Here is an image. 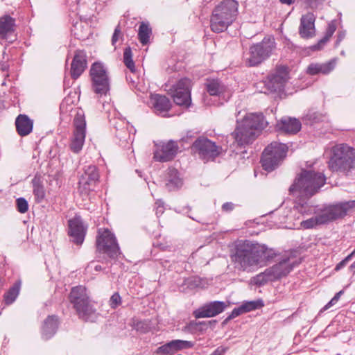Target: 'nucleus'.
<instances>
[{
  "label": "nucleus",
  "instance_id": "obj_64",
  "mask_svg": "<svg viewBox=\"0 0 355 355\" xmlns=\"http://www.w3.org/2000/svg\"><path fill=\"white\" fill-rule=\"evenodd\" d=\"M259 92H261V93H266V92L263 91L262 89L259 90Z\"/></svg>",
  "mask_w": 355,
  "mask_h": 355
},
{
  "label": "nucleus",
  "instance_id": "obj_58",
  "mask_svg": "<svg viewBox=\"0 0 355 355\" xmlns=\"http://www.w3.org/2000/svg\"><path fill=\"white\" fill-rule=\"evenodd\" d=\"M342 293H343L342 291H340V292L337 293L335 295V296L331 299V300H332V301H333L334 302L336 303V302L338 301V300H339V298H340V295L342 294Z\"/></svg>",
  "mask_w": 355,
  "mask_h": 355
},
{
  "label": "nucleus",
  "instance_id": "obj_40",
  "mask_svg": "<svg viewBox=\"0 0 355 355\" xmlns=\"http://www.w3.org/2000/svg\"><path fill=\"white\" fill-rule=\"evenodd\" d=\"M266 283V273L263 272L254 276L250 279V284L261 286Z\"/></svg>",
  "mask_w": 355,
  "mask_h": 355
},
{
  "label": "nucleus",
  "instance_id": "obj_26",
  "mask_svg": "<svg viewBox=\"0 0 355 355\" xmlns=\"http://www.w3.org/2000/svg\"><path fill=\"white\" fill-rule=\"evenodd\" d=\"M279 129L289 134L298 132L302 127L300 121L295 118L285 117L277 124Z\"/></svg>",
  "mask_w": 355,
  "mask_h": 355
},
{
  "label": "nucleus",
  "instance_id": "obj_30",
  "mask_svg": "<svg viewBox=\"0 0 355 355\" xmlns=\"http://www.w3.org/2000/svg\"><path fill=\"white\" fill-rule=\"evenodd\" d=\"M206 89L211 96L224 95L227 91V87L218 79L207 80Z\"/></svg>",
  "mask_w": 355,
  "mask_h": 355
},
{
  "label": "nucleus",
  "instance_id": "obj_31",
  "mask_svg": "<svg viewBox=\"0 0 355 355\" xmlns=\"http://www.w3.org/2000/svg\"><path fill=\"white\" fill-rule=\"evenodd\" d=\"M336 30V25L335 21H331L329 24L324 37L321 39L317 44H315L311 47L313 51L320 50L324 45L329 41L330 37L334 33Z\"/></svg>",
  "mask_w": 355,
  "mask_h": 355
},
{
  "label": "nucleus",
  "instance_id": "obj_22",
  "mask_svg": "<svg viewBox=\"0 0 355 355\" xmlns=\"http://www.w3.org/2000/svg\"><path fill=\"white\" fill-rule=\"evenodd\" d=\"M264 40L265 38H263L261 43L254 44L250 47V55L246 58V63L248 66H256L264 60L266 55Z\"/></svg>",
  "mask_w": 355,
  "mask_h": 355
},
{
  "label": "nucleus",
  "instance_id": "obj_7",
  "mask_svg": "<svg viewBox=\"0 0 355 355\" xmlns=\"http://www.w3.org/2000/svg\"><path fill=\"white\" fill-rule=\"evenodd\" d=\"M69 300L80 318L86 321L94 318L96 310L91 303L85 286H78L72 288Z\"/></svg>",
  "mask_w": 355,
  "mask_h": 355
},
{
  "label": "nucleus",
  "instance_id": "obj_44",
  "mask_svg": "<svg viewBox=\"0 0 355 355\" xmlns=\"http://www.w3.org/2000/svg\"><path fill=\"white\" fill-rule=\"evenodd\" d=\"M121 35V31L119 25H118L114 32L112 37V44L115 45L116 42L119 40V37Z\"/></svg>",
  "mask_w": 355,
  "mask_h": 355
},
{
  "label": "nucleus",
  "instance_id": "obj_17",
  "mask_svg": "<svg viewBox=\"0 0 355 355\" xmlns=\"http://www.w3.org/2000/svg\"><path fill=\"white\" fill-rule=\"evenodd\" d=\"M227 307V304L224 302L214 301L194 311L193 315L196 318L214 317L223 312Z\"/></svg>",
  "mask_w": 355,
  "mask_h": 355
},
{
  "label": "nucleus",
  "instance_id": "obj_48",
  "mask_svg": "<svg viewBox=\"0 0 355 355\" xmlns=\"http://www.w3.org/2000/svg\"><path fill=\"white\" fill-rule=\"evenodd\" d=\"M164 212V206L162 201H158L156 202V214H162Z\"/></svg>",
  "mask_w": 355,
  "mask_h": 355
},
{
  "label": "nucleus",
  "instance_id": "obj_46",
  "mask_svg": "<svg viewBox=\"0 0 355 355\" xmlns=\"http://www.w3.org/2000/svg\"><path fill=\"white\" fill-rule=\"evenodd\" d=\"M227 347L220 346L217 347L211 354H210V355H223L227 351Z\"/></svg>",
  "mask_w": 355,
  "mask_h": 355
},
{
  "label": "nucleus",
  "instance_id": "obj_20",
  "mask_svg": "<svg viewBox=\"0 0 355 355\" xmlns=\"http://www.w3.org/2000/svg\"><path fill=\"white\" fill-rule=\"evenodd\" d=\"M315 17L311 12L302 15L299 26V34L304 39L311 38L315 35Z\"/></svg>",
  "mask_w": 355,
  "mask_h": 355
},
{
  "label": "nucleus",
  "instance_id": "obj_24",
  "mask_svg": "<svg viewBox=\"0 0 355 355\" xmlns=\"http://www.w3.org/2000/svg\"><path fill=\"white\" fill-rule=\"evenodd\" d=\"M15 125L17 133L20 136L24 137L32 132L33 122L27 115L19 114L16 118Z\"/></svg>",
  "mask_w": 355,
  "mask_h": 355
},
{
  "label": "nucleus",
  "instance_id": "obj_38",
  "mask_svg": "<svg viewBox=\"0 0 355 355\" xmlns=\"http://www.w3.org/2000/svg\"><path fill=\"white\" fill-rule=\"evenodd\" d=\"M123 62L125 65L132 71H135V63L132 60V50L130 47L124 49L123 52Z\"/></svg>",
  "mask_w": 355,
  "mask_h": 355
},
{
  "label": "nucleus",
  "instance_id": "obj_19",
  "mask_svg": "<svg viewBox=\"0 0 355 355\" xmlns=\"http://www.w3.org/2000/svg\"><path fill=\"white\" fill-rule=\"evenodd\" d=\"M193 346L191 341L182 340H173L156 349L154 354L156 355H172L177 352L189 349Z\"/></svg>",
  "mask_w": 355,
  "mask_h": 355
},
{
  "label": "nucleus",
  "instance_id": "obj_50",
  "mask_svg": "<svg viewBox=\"0 0 355 355\" xmlns=\"http://www.w3.org/2000/svg\"><path fill=\"white\" fill-rule=\"evenodd\" d=\"M94 268V270L96 271H100L102 270V267L101 265L99 264H96L94 261L91 262L88 266H87V269L88 270H90L92 268Z\"/></svg>",
  "mask_w": 355,
  "mask_h": 355
},
{
  "label": "nucleus",
  "instance_id": "obj_3",
  "mask_svg": "<svg viewBox=\"0 0 355 355\" xmlns=\"http://www.w3.org/2000/svg\"><path fill=\"white\" fill-rule=\"evenodd\" d=\"M263 119L262 113H249L241 121L236 120V127L232 136L238 146H245L256 139L263 128Z\"/></svg>",
  "mask_w": 355,
  "mask_h": 355
},
{
  "label": "nucleus",
  "instance_id": "obj_4",
  "mask_svg": "<svg viewBox=\"0 0 355 355\" xmlns=\"http://www.w3.org/2000/svg\"><path fill=\"white\" fill-rule=\"evenodd\" d=\"M326 183V178L321 172L302 170L289 188L293 196L311 197L318 193Z\"/></svg>",
  "mask_w": 355,
  "mask_h": 355
},
{
  "label": "nucleus",
  "instance_id": "obj_59",
  "mask_svg": "<svg viewBox=\"0 0 355 355\" xmlns=\"http://www.w3.org/2000/svg\"><path fill=\"white\" fill-rule=\"evenodd\" d=\"M354 254H355V250L345 259V261L348 262Z\"/></svg>",
  "mask_w": 355,
  "mask_h": 355
},
{
  "label": "nucleus",
  "instance_id": "obj_13",
  "mask_svg": "<svg viewBox=\"0 0 355 355\" xmlns=\"http://www.w3.org/2000/svg\"><path fill=\"white\" fill-rule=\"evenodd\" d=\"M99 177V173L96 166H85L83 168V173L79 177V191L83 194L89 193L98 182Z\"/></svg>",
  "mask_w": 355,
  "mask_h": 355
},
{
  "label": "nucleus",
  "instance_id": "obj_43",
  "mask_svg": "<svg viewBox=\"0 0 355 355\" xmlns=\"http://www.w3.org/2000/svg\"><path fill=\"white\" fill-rule=\"evenodd\" d=\"M17 210L20 213H25L28 209V201H17Z\"/></svg>",
  "mask_w": 355,
  "mask_h": 355
},
{
  "label": "nucleus",
  "instance_id": "obj_35",
  "mask_svg": "<svg viewBox=\"0 0 355 355\" xmlns=\"http://www.w3.org/2000/svg\"><path fill=\"white\" fill-rule=\"evenodd\" d=\"M33 193L37 199H42L44 197L43 178L41 175H35L32 180Z\"/></svg>",
  "mask_w": 355,
  "mask_h": 355
},
{
  "label": "nucleus",
  "instance_id": "obj_10",
  "mask_svg": "<svg viewBox=\"0 0 355 355\" xmlns=\"http://www.w3.org/2000/svg\"><path fill=\"white\" fill-rule=\"evenodd\" d=\"M97 250L106 254L111 259H116L121 254L114 235L108 229H99L96 239Z\"/></svg>",
  "mask_w": 355,
  "mask_h": 355
},
{
  "label": "nucleus",
  "instance_id": "obj_57",
  "mask_svg": "<svg viewBox=\"0 0 355 355\" xmlns=\"http://www.w3.org/2000/svg\"><path fill=\"white\" fill-rule=\"evenodd\" d=\"M175 211L180 213L187 214L188 212V207L187 206H184L182 209H175Z\"/></svg>",
  "mask_w": 355,
  "mask_h": 355
},
{
  "label": "nucleus",
  "instance_id": "obj_16",
  "mask_svg": "<svg viewBox=\"0 0 355 355\" xmlns=\"http://www.w3.org/2000/svg\"><path fill=\"white\" fill-rule=\"evenodd\" d=\"M178 150V144L175 141L171 140L167 143L157 145V148L154 152L153 158L157 162H168L175 157Z\"/></svg>",
  "mask_w": 355,
  "mask_h": 355
},
{
  "label": "nucleus",
  "instance_id": "obj_36",
  "mask_svg": "<svg viewBox=\"0 0 355 355\" xmlns=\"http://www.w3.org/2000/svg\"><path fill=\"white\" fill-rule=\"evenodd\" d=\"M19 284H15L4 294V300L7 304H10L15 300L19 295Z\"/></svg>",
  "mask_w": 355,
  "mask_h": 355
},
{
  "label": "nucleus",
  "instance_id": "obj_51",
  "mask_svg": "<svg viewBox=\"0 0 355 355\" xmlns=\"http://www.w3.org/2000/svg\"><path fill=\"white\" fill-rule=\"evenodd\" d=\"M275 43L274 38L272 37H268V49H272L275 48Z\"/></svg>",
  "mask_w": 355,
  "mask_h": 355
},
{
  "label": "nucleus",
  "instance_id": "obj_62",
  "mask_svg": "<svg viewBox=\"0 0 355 355\" xmlns=\"http://www.w3.org/2000/svg\"><path fill=\"white\" fill-rule=\"evenodd\" d=\"M350 269L354 272H355V261L350 266Z\"/></svg>",
  "mask_w": 355,
  "mask_h": 355
},
{
  "label": "nucleus",
  "instance_id": "obj_34",
  "mask_svg": "<svg viewBox=\"0 0 355 355\" xmlns=\"http://www.w3.org/2000/svg\"><path fill=\"white\" fill-rule=\"evenodd\" d=\"M243 313L261 309L264 306V302L261 299L252 301H245L241 305Z\"/></svg>",
  "mask_w": 355,
  "mask_h": 355
},
{
  "label": "nucleus",
  "instance_id": "obj_54",
  "mask_svg": "<svg viewBox=\"0 0 355 355\" xmlns=\"http://www.w3.org/2000/svg\"><path fill=\"white\" fill-rule=\"evenodd\" d=\"M336 303L332 301V300H331L323 308H322V311H325V310H327L328 309H329L331 306H333L334 304H335Z\"/></svg>",
  "mask_w": 355,
  "mask_h": 355
},
{
  "label": "nucleus",
  "instance_id": "obj_23",
  "mask_svg": "<svg viewBox=\"0 0 355 355\" xmlns=\"http://www.w3.org/2000/svg\"><path fill=\"white\" fill-rule=\"evenodd\" d=\"M336 65V59H332L324 63H311L308 66L306 73L311 76L318 73L328 74L334 69Z\"/></svg>",
  "mask_w": 355,
  "mask_h": 355
},
{
  "label": "nucleus",
  "instance_id": "obj_41",
  "mask_svg": "<svg viewBox=\"0 0 355 355\" xmlns=\"http://www.w3.org/2000/svg\"><path fill=\"white\" fill-rule=\"evenodd\" d=\"M121 303V297L118 293H114L110 297V305L112 308L115 309Z\"/></svg>",
  "mask_w": 355,
  "mask_h": 355
},
{
  "label": "nucleus",
  "instance_id": "obj_6",
  "mask_svg": "<svg viewBox=\"0 0 355 355\" xmlns=\"http://www.w3.org/2000/svg\"><path fill=\"white\" fill-rule=\"evenodd\" d=\"M239 3L235 0H223L212 11L210 27L215 33L225 31L236 19L239 11Z\"/></svg>",
  "mask_w": 355,
  "mask_h": 355
},
{
  "label": "nucleus",
  "instance_id": "obj_25",
  "mask_svg": "<svg viewBox=\"0 0 355 355\" xmlns=\"http://www.w3.org/2000/svg\"><path fill=\"white\" fill-rule=\"evenodd\" d=\"M183 182L180 178L178 170L170 168L167 170L165 179V186L168 191H174L182 186Z\"/></svg>",
  "mask_w": 355,
  "mask_h": 355
},
{
  "label": "nucleus",
  "instance_id": "obj_5",
  "mask_svg": "<svg viewBox=\"0 0 355 355\" xmlns=\"http://www.w3.org/2000/svg\"><path fill=\"white\" fill-rule=\"evenodd\" d=\"M327 164L332 172L348 175L355 168V148L344 143L334 145Z\"/></svg>",
  "mask_w": 355,
  "mask_h": 355
},
{
  "label": "nucleus",
  "instance_id": "obj_33",
  "mask_svg": "<svg viewBox=\"0 0 355 355\" xmlns=\"http://www.w3.org/2000/svg\"><path fill=\"white\" fill-rule=\"evenodd\" d=\"M151 33L152 30L149 25L142 22L139 28L138 37L143 45H146L148 43Z\"/></svg>",
  "mask_w": 355,
  "mask_h": 355
},
{
  "label": "nucleus",
  "instance_id": "obj_55",
  "mask_svg": "<svg viewBox=\"0 0 355 355\" xmlns=\"http://www.w3.org/2000/svg\"><path fill=\"white\" fill-rule=\"evenodd\" d=\"M336 303L332 301V300H331L323 308H322V311H325V310H327L328 309H329L331 306H333L334 304H335Z\"/></svg>",
  "mask_w": 355,
  "mask_h": 355
},
{
  "label": "nucleus",
  "instance_id": "obj_63",
  "mask_svg": "<svg viewBox=\"0 0 355 355\" xmlns=\"http://www.w3.org/2000/svg\"><path fill=\"white\" fill-rule=\"evenodd\" d=\"M254 176L257 177L258 175V169H254Z\"/></svg>",
  "mask_w": 355,
  "mask_h": 355
},
{
  "label": "nucleus",
  "instance_id": "obj_29",
  "mask_svg": "<svg viewBox=\"0 0 355 355\" xmlns=\"http://www.w3.org/2000/svg\"><path fill=\"white\" fill-rule=\"evenodd\" d=\"M58 318L55 315L49 316L42 327V337L45 340L51 338L58 329Z\"/></svg>",
  "mask_w": 355,
  "mask_h": 355
},
{
  "label": "nucleus",
  "instance_id": "obj_56",
  "mask_svg": "<svg viewBox=\"0 0 355 355\" xmlns=\"http://www.w3.org/2000/svg\"><path fill=\"white\" fill-rule=\"evenodd\" d=\"M336 303L332 301V300H331L323 308H322V311H325V310H327L328 309H329L331 306H333L334 304H335Z\"/></svg>",
  "mask_w": 355,
  "mask_h": 355
},
{
  "label": "nucleus",
  "instance_id": "obj_14",
  "mask_svg": "<svg viewBox=\"0 0 355 355\" xmlns=\"http://www.w3.org/2000/svg\"><path fill=\"white\" fill-rule=\"evenodd\" d=\"M287 150L286 146L281 143L272 142L268 146V173L279 167L286 156Z\"/></svg>",
  "mask_w": 355,
  "mask_h": 355
},
{
  "label": "nucleus",
  "instance_id": "obj_60",
  "mask_svg": "<svg viewBox=\"0 0 355 355\" xmlns=\"http://www.w3.org/2000/svg\"><path fill=\"white\" fill-rule=\"evenodd\" d=\"M282 3L290 5L293 3V0H280Z\"/></svg>",
  "mask_w": 355,
  "mask_h": 355
},
{
  "label": "nucleus",
  "instance_id": "obj_52",
  "mask_svg": "<svg viewBox=\"0 0 355 355\" xmlns=\"http://www.w3.org/2000/svg\"><path fill=\"white\" fill-rule=\"evenodd\" d=\"M144 323L143 322H141V321H139V322H137L135 324V328L137 330V331H143V329H144ZM145 330L144 329V331Z\"/></svg>",
  "mask_w": 355,
  "mask_h": 355
},
{
  "label": "nucleus",
  "instance_id": "obj_47",
  "mask_svg": "<svg viewBox=\"0 0 355 355\" xmlns=\"http://www.w3.org/2000/svg\"><path fill=\"white\" fill-rule=\"evenodd\" d=\"M266 147L263 150L261 158V164L263 170L266 171Z\"/></svg>",
  "mask_w": 355,
  "mask_h": 355
},
{
  "label": "nucleus",
  "instance_id": "obj_61",
  "mask_svg": "<svg viewBox=\"0 0 355 355\" xmlns=\"http://www.w3.org/2000/svg\"><path fill=\"white\" fill-rule=\"evenodd\" d=\"M263 85L264 87L266 86V84L265 82H261V83H257L256 84V87H257V89L259 88V85Z\"/></svg>",
  "mask_w": 355,
  "mask_h": 355
},
{
  "label": "nucleus",
  "instance_id": "obj_45",
  "mask_svg": "<svg viewBox=\"0 0 355 355\" xmlns=\"http://www.w3.org/2000/svg\"><path fill=\"white\" fill-rule=\"evenodd\" d=\"M241 314H243V312L242 309H241V306H239L238 307L234 308L232 310L231 314L228 316L227 320L233 319Z\"/></svg>",
  "mask_w": 355,
  "mask_h": 355
},
{
  "label": "nucleus",
  "instance_id": "obj_27",
  "mask_svg": "<svg viewBox=\"0 0 355 355\" xmlns=\"http://www.w3.org/2000/svg\"><path fill=\"white\" fill-rule=\"evenodd\" d=\"M150 104L155 108V111L159 113L167 112L171 107L170 100L166 96L159 94L151 96Z\"/></svg>",
  "mask_w": 355,
  "mask_h": 355
},
{
  "label": "nucleus",
  "instance_id": "obj_32",
  "mask_svg": "<svg viewBox=\"0 0 355 355\" xmlns=\"http://www.w3.org/2000/svg\"><path fill=\"white\" fill-rule=\"evenodd\" d=\"M85 139V133L73 132V137L70 145L71 150L76 153H78L83 148Z\"/></svg>",
  "mask_w": 355,
  "mask_h": 355
},
{
  "label": "nucleus",
  "instance_id": "obj_18",
  "mask_svg": "<svg viewBox=\"0 0 355 355\" xmlns=\"http://www.w3.org/2000/svg\"><path fill=\"white\" fill-rule=\"evenodd\" d=\"M69 234L73 239V242L78 245L83 243L86 234L87 227L84 225L80 217L76 216L69 220Z\"/></svg>",
  "mask_w": 355,
  "mask_h": 355
},
{
  "label": "nucleus",
  "instance_id": "obj_42",
  "mask_svg": "<svg viewBox=\"0 0 355 355\" xmlns=\"http://www.w3.org/2000/svg\"><path fill=\"white\" fill-rule=\"evenodd\" d=\"M185 284L188 288L193 289L200 285V280L198 277H192L185 280Z\"/></svg>",
  "mask_w": 355,
  "mask_h": 355
},
{
  "label": "nucleus",
  "instance_id": "obj_39",
  "mask_svg": "<svg viewBox=\"0 0 355 355\" xmlns=\"http://www.w3.org/2000/svg\"><path fill=\"white\" fill-rule=\"evenodd\" d=\"M325 116L317 112L311 111L305 116V120L311 125L323 121Z\"/></svg>",
  "mask_w": 355,
  "mask_h": 355
},
{
  "label": "nucleus",
  "instance_id": "obj_49",
  "mask_svg": "<svg viewBox=\"0 0 355 355\" xmlns=\"http://www.w3.org/2000/svg\"><path fill=\"white\" fill-rule=\"evenodd\" d=\"M234 208V204L232 202H227L224 203L222 206L223 210L225 211H229L232 210Z\"/></svg>",
  "mask_w": 355,
  "mask_h": 355
},
{
  "label": "nucleus",
  "instance_id": "obj_11",
  "mask_svg": "<svg viewBox=\"0 0 355 355\" xmlns=\"http://www.w3.org/2000/svg\"><path fill=\"white\" fill-rule=\"evenodd\" d=\"M92 90L99 96H106L110 91V80L105 67L98 62L92 64L90 69Z\"/></svg>",
  "mask_w": 355,
  "mask_h": 355
},
{
  "label": "nucleus",
  "instance_id": "obj_28",
  "mask_svg": "<svg viewBox=\"0 0 355 355\" xmlns=\"http://www.w3.org/2000/svg\"><path fill=\"white\" fill-rule=\"evenodd\" d=\"M15 20L9 15L0 18V38L8 39V35L15 31Z\"/></svg>",
  "mask_w": 355,
  "mask_h": 355
},
{
  "label": "nucleus",
  "instance_id": "obj_21",
  "mask_svg": "<svg viewBox=\"0 0 355 355\" xmlns=\"http://www.w3.org/2000/svg\"><path fill=\"white\" fill-rule=\"evenodd\" d=\"M87 55L84 51L77 50L71 64V76L77 79L87 67Z\"/></svg>",
  "mask_w": 355,
  "mask_h": 355
},
{
  "label": "nucleus",
  "instance_id": "obj_53",
  "mask_svg": "<svg viewBox=\"0 0 355 355\" xmlns=\"http://www.w3.org/2000/svg\"><path fill=\"white\" fill-rule=\"evenodd\" d=\"M347 261H345V259H343V261H341L339 263L337 264V266H336V270H339L340 269H341L343 267H344L346 264H347Z\"/></svg>",
  "mask_w": 355,
  "mask_h": 355
},
{
  "label": "nucleus",
  "instance_id": "obj_2",
  "mask_svg": "<svg viewBox=\"0 0 355 355\" xmlns=\"http://www.w3.org/2000/svg\"><path fill=\"white\" fill-rule=\"evenodd\" d=\"M232 260L236 269L248 272H253L266 264L263 248L247 241L236 245Z\"/></svg>",
  "mask_w": 355,
  "mask_h": 355
},
{
  "label": "nucleus",
  "instance_id": "obj_9",
  "mask_svg": "<svg viewBox=\"0 0 355 355\" xmlns=\"http://www.w3.org/2000/svg\"><path fill=\"white\" fill-rule=\"evenodd\" d=\"M192 153L204 162L213 161L222 151V148L203 137H198L191 147Z\"/></svg>",
  "mask_w": 355,
  "mask_h": 355
},
{
  "label": "nucleus",
  "instance_id": "obj_15",
  "mask_svg": "<svg viewBox=\"0 0 355 355\" xmlns=\"http://www.w3.org/2000/svg\"><path fill=\"white\" fill-rule=\"evenodd\" d=\"M288 79V68L286 67H279L276 73L268 82V90L270 93H277L279 97L284 93L285 83Z\"/></svg>",
  "mask_w": 355,
  "mask_h": 355
},
{
  "label": "nucleus",
  "instance_id": "obj_1",
  "mask_svg": "<svg viewBox=\"0 0 355 355\" xmlns=\"http://www.w3.org/2000/svg\"><path fill=\"white\" fill-rule=\"evenodd\" d=\"M349 202H342L335 205H320L311 206L306 211L307 202L302 204L299 211L302 214H313V216L301 222L304 229H312L319 225H326L330 222L343 217L346 214Z\"/></svg>",
  "mask_w": 355,
  "mask_h": 355
},
{
  "label": "nucleus",
  "instance_id": "obj_8",
  "mask_svg": "<svg viewBox=\"0 0 355 355\" xmlns=\"http://www.w3.org/2000/svg\"><path fill=\"white\" fill-rule=\"evenodd\" d=\"M276 257V263L268 270V279L275 280L286 276L299 263L293 257L288 255L277 254L273 249L268 248V265L270 259Z\"/></svg>",
  "mask_w": 355,
  "mask_h": 355
},
{
  "label": "nucleus",
  "instance_id": "obj_37",
  "mask_svg": "<svg viewBox=\"0 0 355 355\" xmlns=\"http://www.w3.org/2000/svg\"><path fill=\"white\" fill-rule=\"evenodd\" d=\"M73 125H74V132L85 133V127L86 122L85 119V116L81 113H78L74 119H73Z\"/></svg>",
  "mask_w": 355,
  "mask_h": 355
},
{
  "label": "nucleus",
  "instance_id": "obj_12",
  "mask_svg": "<svg viewBox=\"0 0 355 355\" xmlns=\"http://www.w3.org/2000/svg\"><path fill=\"white\" fill-rule=\"evenodd\" d=\"M191 87L190 79L184 78L180 79L170 89L174 102L178 105L189 106L191 103Z\"/></svg>",
  "mask_w": 355,
  "mask_h": 355
}]
</instances>
